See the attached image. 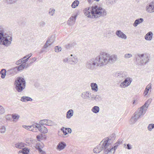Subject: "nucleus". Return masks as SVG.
<instances>
[{"instance_id": "obj_1", "label": "nucleus", "mask_w": 154, "mask_h": 154, "mask_svg": "<svg viewBox=\"0 0 154 154\" xmlns=\"http://www.w3.org/2000/svg\"><path fill=\"white\" fill-rule=\"evenodd\" d=\"M109 139L106 138L103 139L100 143L97 146L93 149V152L94 153H98L103 150L104 151V152L106 154H110L111 153L112 151L114 150V152L117 149L118 145L119 143V142H117L115 143L114 146L112 148H111V144L108 142Z\"/></svg>"}, {"instance_id": "obj_2", "label": "nucleus", "mask_w": 154, "mask_h": 154, "mask_svg": "<svg viewBox=\"0 0 154 154\" xmlns=\"http://www.w3.org/2000/svg\"><path fill=\"white\" fill-rule=\"evenodd\" d=\"M85 14L88 18H97L100 16H104L106 12L104 9L97 6L86 8L84 11Z\"/></svg>"}, {"instance_id": "obj_3", "label": "nucleus", "mask_w": 154, "mask_h": 154, "mask_svg": "<svg viewBox=\"0 0 154 154\" xmlns=\"http://www.w3.org/2000/svg\"><path fill=\"white\" fill-rule=\"evenodd\" d=\"M12 41V37L5 33L3 29L0 28V45L8 47Z\"/></svg>"}, {"instance_id": "obj_4", "label": "nucleus", "mask_w": 154, "mask_h": 154, "mask_svg": "<svg viewBox=\"0 0 154 154\" xmlns=\"http://www.w3.org/2000/svg\"><path fill=\"white\" fill-rule=\"evenodd\" d=\"M108 56L109 54L106 52H102L96 57L99 66H104L108 63Z\"/></svg>"}, {"instance_id": "obj_5", "label": "nucleus", "mask_w": 154, "mask_h": 154, "mask_svg": "<svg viewBox=\"0 0 154 154\" xmlns=\"http://www.w3.org/2000/svg\"><path fill=\"white\" fill-rule=\"evenodd\" d=\"M15 85L16 90L18 92H21L25 88L26 82L23 78L19 77L15 80Z\"/></svg>"}, {"instance_id": "obj_6", "label": "nucleus", "mask_w": 154, "mask_h": 154, "mask_svg": "<svg viewBox=\"0 0 154 154\" xmlns=\"http://www.w3.org/2000/svg\"><path fill=\"white\" fill-rule=\"evenodd\" d=\"M146 112L145 110L142 109L140 108L139 109L134 113V116H132L130 120L131 124H134L140 117L144 115Z\"/></svg>"}, {"instance_id": "obj_7", "label": "nucleus", "mask_w": 154, "mask_h": 154, "mask_svg": "<svg viewBox=\"0 0 154 154\" xmlns=\"http://www.w3.org/2000/svg\"><path fill=\"white\" fill-rule=\"evenodd\" d=\"M98 66L99 65L96 58L91 59L86 63V68L91 70H93Z\"/></svg>"}, {"instance_id": "obj_8", "label": "nucleus", "mask_w": 154, "mask_h": 154, "mask_svg": "<svg viewBox=\"0 0 154 154\" xmlns=\"http://www.w3.org/2000/svg\"><path fill=\"white\" fill-rule=\"evenodd\" d=\"M140 59V61L141 64H146L149 62V57L146 54H138L135 55V58L136 59V61L139 60L138 58Z\"/></svg>"}, {"instance_id": "obj_9", "label": "nucleus", "mask_w": 154, "mask_h": 154, "mask_svg": "<svg viewBox=\"0 0 154 154\" xmlns=\"http://www.w3.org/2000/svg\"><path fill=\"white\" fill-rule=\"evenodd\" d=\"M140 59V61L141 64H146L149 62V57L146 54H138L135 55V58L136 59V61L139 60L138 58Z\"/></svg>"}, {"instance_id": "obj_10", "label": "nucleus", "mask_w": 154, "mask_h": 154, "mask_svg": "<svg viewBox=\"0 0 154 154\" xmlns=\"http://www.w3.org/2000/svg\"><path fill=\"white\" fill-rule=\"evenodd\" d=\"M132 82L131 78L126 77L124 81L122 82L120 85V87L121 88H125L129 86Z\"/></svg>"}, {"instance_id": "obj_11", "label": "nucleus", "mask_w": 154, "mask_h": 154, "mask_svg": "<svg viewBox=\"0 0 154 154\" xmlns=\"http://www.w3.org/2000/svg\"><path fill=\"white\" fill-rule=\"evenodd\" d=\"M116 76L117 79L120 81L124 79L127 76V73L125 72H121L119 73H117L116 74Z\"/></svg>"}, {"instance_id": "obj_12", "label": "nucleus", "mask_w": 154, "mask_h": 154, "mask_svg": "<svg viewBox=\"0 0 154 154\" xmlns=\"http://www.w3.org/2000/svg\"><path fill=\"white\" fill-rule=\"evenodd\" d=\"M146 11L149 13L154 12V1L148 4L146 7Z\"/></svg>"}, {"instance_id": "obj_13", "label": "nucleus", "mask_w": 154, "mask_h": 154, "mask_svg": "<svg viewBox=\"0 0 154 154\" xmlns=\"http://www.w3.org/2000/svg\"><path fill=\"white\" fill-rule=\"evenodd\" d=\"M108 59V63H112L117 60V56L115 55H112L110 56L109 54Z\"/></svg>"}, {"instance_id": "obj_14", "label": "nucleus", "mask_w": 154, "mask_h": 154, "mask_svg": "<svg viewBox=\"0 0 154 154\" xmlns=\"http://www.w3.org/2000/svg\"><path fill=\"white\" fill-rule=\"evenodd\" d=\"M116 34L119 38L125 39L127 38L126 35L120 30H117L116 31Z\"/></svg>"}, {"instance_id": "obj_15", "label": "nucleus", "mask_w": 154, "mask_h": 154, "mask_svg": "<svg viewBox=\"0 0 154 154\" xmlns=\"http://www.w3.org/2000/svg\"><path fill=\"white\" fill-rule=\"evenodd\" d=\"M152 101V99L151 98L148 99V100L142 106H141L140 108H141L142 109L145 110L146 112L148 107L151 103Z\"/></svg>"}, {"instance_id": "obj_16", "label": "nucleus", "mask_w": 154, "mask_h": 154, "mask_svg": "<svg viewBox=\"0 0 154 154\" xmlns=\"http://www.w3.org/2000/svg\"><path fill=\"white\" fill-rule=\"evenodd\" d=\"M91 93L89 91L83 92L81 94V96L83 99H88L90 98V96Z\"/></svg>"}, {"instance_id": "obj_17", "label": "nucleus", "mask_w": 154, "mask_h": 154, "mask_svg": "<svg viewBox=\"0 0 154 154\" xmlns=\"http://www.w3.org/2000/svg\"><path fill=\"white\" fill-rule=\"evenodd\" d=\"M77 15H75L74 16H71L67 22V24L69 25H72L75 24Z\"/></svg>"}, {"instance_id": "obj_18", "label": "nucleus", "mask_w": 154, "mask_h": 154, "mask_svg": "<svg viewBox=\"0 0 154 154\" xmlns=\"http://www.w3.org/2000/svg\"><path fill=\"white\" fill-rule=\"evenodd\" d=\"M70 56L71 57H69V63L71 64H74L77 63L78 60L77 58L75 57H72V54H71Z\"/></svg>"}, {"instance_id": "obj_19", "label": "nucleus", "mask_w": 154, "mask_h": 154, "mask_svg": "<svg viewBox=\"0 0 154 154\" xmlns=\"http://www.w3.org/2000/svg\"><path fill=\"white\" fill-rule=\"evenodd\" d=\"M17 72L15 67L10 69L7 71V74L9 75H14Z\"/></svg>"}, {"instance_id": "obj_20", "label": "nucleus", "mask_w": 154, "mask_h": 154, "mask_svg": "<svg viewBox=\"0 0 154 154\" xmlns=\"http://www.w3.org/2000/svg\"><path fill=\"white\" fill-rule=\"evenodd\" d=\"M152 32L151 31L149 32L145 36V38L146 40H151L152 38Z\"/></svg>"}, {"instance_id": "obj_21", "label": "nucleus", "mask_w": 154, "mask_h": 154, "mask_svg": "<svg viewBox=\"0 0 154 154\" xmlns=\"http://www.w3.org/2000/svg\"><path fill=\"white\" fill-rule=\"evenodd\" d=\"M76 45L75 42H71L70 43L66 45L65 46V48L67 49H70L74 47Z\"/></svg>"}, {"instance_id": "obj_22", "label": "nucleus", "mask_w": 154, "mask_h": 154, "mask_svg": "<svg viewBox=\"0 0 154 154\" xmlns=\"http://www.w3.org/2000/svg\"><path fill=\"white\" fill-rule=\"evenodd\" d=\"M90 86L91 87V90L93 91L96 92L98 91V85L95 83H91L90 84Z\"/></svg>"}, {"instance_id": "obj_23", "label": "nucleus", "mask_w": 154, "mask_h": 154, "mask_svg": "<svg viewBox=\"0 0 154 154\" xmlns=\"http://www.w3.org/2000/svg\"><path fill=\"white\" fill-rule=\"evenodd\" d=\"M143 21V19L142 18H140L135 20L133 24L134 27H136L138 24L142 23Z\"/></svg>"}, {"instance_id": "obj_24", "label": "nucleus", "mask_w": 154, "mask_h": 154, "mask_svg": "<svg viewBox=\"0 0 154 154\" xmlns=\"http://www.w3.org/2000/svg\"><path fill=\"white\" fill-rule=\"evenodd\" d=\"M66 146V143L64 142L60 143L57 146V149L59 150L63 149Z\"/></svg>"}, {"instance_id": "obj_25", "label": "nucleus", "mask_w": 154, "mask_h": 154, "mask_svg": "<svg viewBox=\"0 0 154 154\" xmlns=\"http://www.w3.org/2000/svg\"><path fill=\"white\" fill-rule=\"evenodd\" d=\"M32 99L29 97L23 96L21 98L20 100L23 102H26L28 101H32Z\"/></svg>"}, {"instance_id": "obj_26", "label": "nucleus", "mask_w": 154, "mask_h": 154, "mask_svg": "<svg viewBox=\"0 0 154 154\" xmlns=\"http://www.w3.org/2000/svg\"><path fill=\"white\" fill-rule=\"evenodd\" d=\"M73 110L72 109L69 110L66 112V118L69 119L70 118L73 116Z\"/></svg>"}, {"instance_id": "obj_27", "label": "nucleus", "mask_w": 154, "mask_h": 154, "mask_svg": "<svg viewBox=\"0 0 154 154\" xmlns=\"http://www.w3.org/2000/svg\"><path fill=\"white\" fill-rule=\"evenodd\" d=\"M31 126V127L32 129H34L35 131H37V129L39 130L40 127V124L37 123H35L32 124Z\"/></svg>"}, {"instance_id": "obj_28", "label": "nucleus", "mask_w": 154, "mask_h": 154, "mask_svg": "<svg viewBox=\"0 0 154 154\" xmlns=\"http://www.w3.org/2000/svg\"><path fill=\"white\" fill-rule=\"evenodd\" d=\"M39 128L38 131L41 133L43 134H46L48 132V130L47 128L45 126H43L41 127L40 125V127Z\"/></svg>"}, {"instance_id": "obj_29", "label": "nucleus", "mask_w": 154, "mask_h": 154, "mask_svg": "<svg viewBox=\"0 0 154 154\" xmlns=\"http://www.w3.org/2000/svg\"><path fill=\"white\" fill-rule=\"evenodd\" d=\"M16 69L17 72L20 71L23 69H24L25 68H26L27 67L25 66L23 64H21L20 65L18 66L15 67Z\"/></svg>"}, {"instance_id": "obj_30", "label": "nucleus", "mask_w": 154, "mask_h": 154, "mask_svg": "<svg viewBox=\"0 0 154 154\" xmlns=\"http://www.w3.org/2000/svg\"><path fill=\"white\" fill-rule=\"evenodd\" d=\"M100 110V108L99 107L97 106H94L91 109V111L94 113H98Z\"/></svg>"}, {"instance_id": "obj_31", "label": "nucleus", "mask_w": 154, "mask_h": 154, "mask_svg": "<svg viewBox=\"0 0 154 154\" xmlns=\"http://www.w3.org/2000/svg\"><path fill=\"white\" fill-rule=\"evenodd\" d=\"M23 127L26 129H27V130H29L30 131H32L34 132H37V131H35V130H34V129H32V128L31 127V126H26L25 125H23L22 126Z\"/></svg>"}, {"instance_id": "obj_32", "label": "nucleus", "mask_w": 154, "mask_h": 154, "mask_svg": "<svg viewBox=\"0 0 154 154\" xmlns=\"http://www.w3.org/2000/svg\"><path fill=\"white\" fill-rule=\"evenodd\" d=\"M79 4V2L78 0L74 1L71 5V7L72 8H75L78 6Z\"/></svg>"}, {"instance_id": "obj_33", "label": "nucleus", "mask_w": 154, "mask_h": 154, "mask_svg": "<svg viewBox=\"0 0 154 154\" xmlns=\"http://www.w3.org/2000/svg\"><path fill=\"white\" fill-rule=\"evenodd\" d=\"M6 72L7 73V71H6L5 69H2L0 71L1 77L2 78L4 79L5 78Z\"/></svg>"}, {"instance_id": "obj_34", "label": "nucleus", "mask_w": 154, "mask_h": 154, "mask_svg": "<svg viewBox=\"0 0 154 154\" xmlns=\"http://www.w3.org/2000/svg\"><path fill=\"white\" fill-rule=\"evenodd\" d=\"M29 60V58H27L26 59H23L22 61V64H23L25 66L28 67L30 66V64L29 63H26V62L28 61Z\"/></svg>"}, {"instance_id": "obj_35", "label": "nucleus", "mask_w": 154, "mask_h": 154, "mask_svg": "<svg viewBox=\"0 0 154 154\" xmlns=\"http://www.w3.org/2000/svg\"><path fill=\"white\" fill-rule=\"evenodd\" d=\"M15 147L19 149H21L24 146V144L22 143H17L15 145Z\"/></svg>"}, {"instance_id": "obj_36", "label": "nucleus", "mask_w": 154, "mask_h": 154, "mask_svg": "<svg viewBox=\"0 0 154 154\" xmlns=\"http://www.w3.org/2000/svg\"><path fill=\"white\" fill-rule=\"evenodd\" d=\"M47 119H44L43 120H41L39 122V124L40 125H46Z\"/></svg>"}, {"instance_id": "obj_37", "label": "nucleus", "mask_w": 154, "mask_h": 154, "mask_svg": "<svg viewBox=\"0 0 154 154\" xmlns=\"http://www.w3.org/2000/svg\"><path fill=\"white\" fill-rule=\"evenodd\" d=\"M102 99V97L100 95H96L95 96V100L97 101H101Z\"/></svg>"}, {"instance_id": "obj_38", "label": "nucleus", "mask_w": 154, "mask_h": 154, "mask_svg": "<svg viewBox=\"0 0 154 154\" xmlns=\"http://www.w3.org/2000/svg\"><path fill=\"white\" fill-rule=\"evenodd\" d=\"M21 150L24 154H28L29 152V149L26 148H23Z\"/></svg>"}, {"instance_id": "obj_39", "label": "nucleus", "mask_w": 154, "mask_h": 154, "mask_svg": "<svg viewBox=\"0 0 154 154\" xmlns=\"http://www.w3.org/2000/svg\"><path fill=\"white\" fill-rule=\"evenodd\" d=\"M55 12V10L52 8H51L49 9V14L51 16H53Z\"/></svg>"}, {"instance_id": "obj_40", "label": "nucleus", "mask_w": 154, "mask_h": 154, "mask_svg": "<svg viewBox=\"0 0 154 154\" xmlns=\"http://www.w3.org/2000/svg\"><path fill=\"white\" fill-rule=\"evenodd\" d=\"M48 41H46L45 43V45L43 46L42 50L41 51V53H42L44 51V49H46L47 47H48L50 45H49V44L48 43Z\"/></svg>"}, {"instance_id": "obj_41", "label": "nucleus", "mask_w": 154, "mask_h": 154, "mask_svg": "<svg viewBox=\"0 0 154 154\" xmlns=\"http://www.w3.org/2000/svg\"><path fill=\"white\" fill-rule=\"evenodd\" d=\"M46 125L52 126L53 125V122L51 120L47 119Z\"/></svg>"}, {"instance_id": "obj_42", "label": "nucleus", "mask_w": 154, "mask_h": 154, "mask_svg": "<svg viewBox=\"0 0 154 154\" xmlns=\"http://www.w3.org/2000/svg\"><path fill=\"white\" fill-rule=\"evenodd\" d=\"M43 145V144L42 143H37L35 148L36 149L38 150V148H40L41 149L43 148L42 145Z\"/></svg>"}, {"instance_id": "obj_43", "label": "nucleus", "mask_w": 154, "mask_h": 154, "mask_svg": "<svg viewBox=\"0 0 154 154\" xmlns=\"http://www.w3.org/2000/svg\"><path fill=\"white\" fill-rule=\"evenodd\" d=\"M117 0H107V2L108 4L112 5L116 2Z\"/></svg>"}, {"instance_id": "obj_44", "label": "nucleus", "mask_w": 154, "mask_h": 154, "mask_svg": "<svg viewBox=\"0 0 154 154\" xmlns=\"http://www.w3.org/2000/svg\"><path fill=\"white\" fill-rule=\"evenodd\" d=\"M132 55L131 54H125L124 57L125 59L130 58L132 57Z\"/></svg>"}, {"instance_id": "obj_45", "label": "nucleus", "mask_w": 154, "mask_h": 154, "mask_svg": "<svg viewBox=\"0 0 154 154\" xmlns=\"http://www.w3.org/2000/svg\"><path fill=\"white\" fill-rule=\"evenodd\" d=\"M6 131V128L4 126H2L0 128V132L2 133H5Z\"/></svg>"}, {"instance_id": "obj_46", "label": "nucleus", "mask_w": 154, "mask_h": 154, "mask_svg": "<svg viewBox=\"0 0 154 154\" xmlns=\"http://www.w3.org/2000/svg\"><path fill=\"white\" fill-rule=\"evenodd\" d=\"M61 130L62 131L64 135H66L67 134L66 128L64 127H63L61 128Z\"/></svg>"}, {"instance_id": "obj_47", "label": "nucleus", "mask_w": 154, "mask_h": 154, "mask_svg": "<svg viewBox=\"0 0 154 154\" xmlns=\"http://www.w3.org/2000/svg\"><path fill=\"white\" fill-rule=\"evenodd\" d=\"M37 60V58L36 57H33L32 59H31L29 60L30 63H29V64H30V66L35 61Z\"/></svg>"}, {"instance_id": "obj_48", "label": "nucleus", "mask_w": 154, "mask_h": 154, "mask_svg": "<svg viewBox=\"0 0 154 154\" xmlns=\"http://www.w3.org/2000/svg\"><path fill=\"white\" fill-rule=\"evenodd\" d=\"M61 49V48L60 47L59 48L58 46H56L55 47V51L57 52H58L60 51Z\"/></svg>"}, {"instance_id": "obj_49", "label": "nucleus", "mask_w": 154, "mask_h": 154, "mask_svg": "<svg viewBox=\"0 0 154 154\" xmlns=\"http://www.w3.org/2000/svg\"><path fill=\"white\" fill-rule=\"evenodd\" d=\"M5 112V109L1 106L0 105V114H2Z\"/></svg>"}, {"instance_id": "obj_50", "label": "nucleus", "mask_w": 154, "mask_h": 154, "mask_svg": "<svg viewBox=\"0 0 154 154\" xmlns=\"http://www.w3.org/2000/svg\"><path fill=\"white\" fill-rule=\"evenodd\" d=\"M12 117L14 119H18L20 117V116L15 114H13L12 115Z\"/></svg>"}, {"instance_id": "obj_51", "label": "nucleus", "mask_w": 154, "mask_h": 154, "mask_svg": "<svg viewBox=\"0 0 154 154\" xmlns=\"http://www.w3.org/2000/svg\"><path fill=\"white\" fill-rule=\"evenodd\" d=\"M39 152L41 154H46L45 152L43 151L42 149H41L40 148H38V150Z\"/></svg>"}, {"instance_id": "obj_52", "label": "nucleus", "mask_w": 154, "mask_h": 154, "mask_svg": "<svg viewBox=\"0 0 154 154\" xmlns=\"http://www.w3.org/2000/svg\"><path fill=\"white\" fill-rule=\"evenodd\" d=\"M46 41H48V43L49 45H51L54 42V41L51 39H48Z\"/></svg>"}, {"instance_id": "obj_53", "label": "nucleus", "mask_w": 154, "mask_h": 154, "mask_svg": "<svg viewBox=\"0 0 154 154\" xmlns=\"http://www.w3.org/2000/svg\"><path fill=\"white\" fill-rule=\"evenodd\" d=\"M45 23L43 21H41L39 23V25L42 27L44 26L45 25Z\"/></svg>"}, {"instance_id": "obj_54", "label": "nucleus", "mask_w": 154, "mask_h": 154, "mask_svg": "<svg viewBox=\"0 0 154 154\" xmlns=\"http://www.w3.org/2000/svg\"><path fill=\"white\" fill-rule=\"evenodd\" d=\"M151 88V84H149L146 87V89L148 91L149 89Z\"/></svg>"}, {"instance_id": "obj_55", "label": "nucleus", "mask_w": 154, "mask_h": 154, "mask_svg": "<svg viewBox=\"0 0 154 154\" xmlns=\"http://www.w3.org/2000/svg\"><path fill=\"white\" fill-rule=\"evenodd\" d=\"M22 59L21 58L20 60H17L16 63V64L17 65H18L20 64H22Z\"/></svg>"}, {"instance_id": "obj_56", "label": "nucleus", "mask_w": 154, "mask_h": 154, "mask_svg": "<svg viewBox=\"0 0 154 154\" xmlns=\"http://www.w3.org/2000/svg\"><path fill=\"white\" fill-rule=\"evenodd\" d=\"M69 57L67 58H65L63 60V62L64 63H69Z\"/></svg>"}, {"instance_id": "obj_57", "label": "nucleus", "mask_w": 154, "mask_h": 154, "mask_svg": "<svg viewBox=\"0 0 154 154\" xmlns=\"http://www.w3.org/2000/svg\"><path fill=\"white\" fill-rule=\"evenodd\" d=\"M152 125L151 124H149L147 127L148 129L150 131H151L152 130Z\"/></svg>"}, {"instance_id": "obj_58", "label": "nucleus", "mask_w": 154, "mask_h": 154, "mask_svg": "<svg viewBox=\"0 0 154 154\" xmlns=\"http://www.w3.org/2000/svg\"><path fill=\"white\" fill-rule=\"evenodd\" d=\"M149 91L146 89H145L144 91L143 92V94H144V96L146 97L147 96L148 93Z\"/></svg>"}, {"instance_id": "obj_59", "label": "nucleus", "mask_w": 154, "mask_h": 154, "mask_svg": "<svg viewBox=\"0 0 154 154\" xmlns=\"http://www.w3.org/2000/svg\"><path fill=\"white\" fill-rule=\"evenodd\" d=\"M66 131H67V132L68 133H71L72 132V130L70 128H66Z\"/></svg>"}, {"instance_id": "obj_60", "label": "nucleus", "mask_w": 154, "mask_h": 154, "mask_svg": "<svg viewBox=\"0 0 154 154\" xmlns=\"http://www.w3.org/2000/svg\"><path fill=\"white\" fill-rule=\"evenodd\" d=\"M90 100H95V97L94 95H92L91 96V97H90V98L89 99Z\"/></svg>"}, {"instance_id": "obj_61", "label": "nucleus", "mask_w": 154, "mask_h": 154, "mask_svg": "<svg viewBox=\"0 0 154 154\" xmlns=\"http://www.w3.org/2000/svg\"><path fill=\"white\" fill-rule=\"evenodd\" d=\"M127 147L128 149H131V147L130 145L129 144H128L127 145Z\"/></svg>"}, {"instance_id": "obj_62", "label": "nucleus", "mask_w": 154, "mask_h": 154, "mask_svg": "<svg viewBox=\"0 0 154 154\" xmlns=\"http://www.w3.org/2000/svg\"><path fill=\"white\" fill-rule=\"evenodd\" d=\"M32 55V53H30L27 55V57H28L27 58H29V59Z\"/></svg>"}, {"instance_id": "obj_63", "label": "nucleus", "mask_w": 154, "mask_h": 154, "mask_svg": "<svg viewBox=\"0 0 154 154\" xmlns=\"http://www.w3.org/2000/svg\"><path fill=\"white\" fill-rule=\"evenodd\" d=\"M18 154H24L22 151L21 150H20L18 152Z\"/></svg>"}, {"instance_id": "obj_64", "label": "nucleus", "mask_w": 154, "mask_h": 154, "mask_svg": "<svg viewBox=\"0 0 154 154\" xmlns=\"http://www.w3.org/2000/svg\"><path fill=\"white\" fill-rule=\"evenodd\" d=\"M36 138L38 140H39L40 139V135H37L36 136Z\"/></svg>"}]
</instances>
